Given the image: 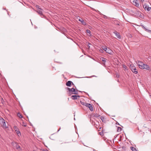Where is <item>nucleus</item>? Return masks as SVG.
<instances>
[{
	"label": "nucleus",
	"instance_id": "f257e3e1",
	"mask_svg": "<svg viewBox=\"0 0 151 151\" xmlns=\"http://www.w3.org/2000/svg\"><path fill=\"white\" fill-rule=\"evenodd\" d=\"M0 123L4 129L7 128L8 127L7 122H6L2 118L0 119Z\"/></svg>",
	"mask_w": 151,
	"mask_h": 151
},
{
	"label": "nucleus",
	"instance_id": "f03ea898",
	"mask_svg": "<svg viewBox=\"0 0 151 151\" xmlns=\"http://www.w3.org/2000/svg\"><path fill=\"white\" fill-rule=\"evenodd\" d=\"M67 89L70 92V93L76 95L78 94V91L76 90L75 89L73 88H67Z\"/></svg>",
	"mask_w": 151,
	"mask_h": 151
},
{
	"label": "nucleus",
	"instance_id": "7ed1b4c3",
	"mask_svg": "<svg viewBox=\"0 0 151 151\" xmlns=\"http://www.w3.org/2000/svg\"><path fill=\"white\" fill-rule=\"evenodd\" d=\"M136 63L137 64L139 68L141 69H142L143 67H144V64L143 62L138 61L136 62Z\"/></svg>",
	"mask_w": 151,
	"mask_h": 151
},
{
	"label": "nucleus",
	"instance_id": "20e7f679",
	"mask_svg": "<svg viewBox=\"0 0 151 151\" xmlns=\"http://www.w3.org/2000/svg\"><path fill=\"white\" fill-rule=\"evenodd\" d=\"M130 68L131 70L132 71L133 73H134L136 74L138 73V71L137 70L136 68L133 65H131L130 67Z\"/></svg>",
	"mask_w": 151,
	"mask_h": 151
},
{
	"label": "nucleus",
	"instance_id": "39448f33",
	"mask_svg": "<svg viewBox=\"0 0 151 151\" xmlns=\"http://www.w3.org/2000/svg\"><path fill=\"white\" fill-rule=\"evenodd\" d=\"M100 116V115L99 114H91V115H89L88 116L90 118V120H91L94 117L97 118Z\"/></svg>",
	"mask_w": 151,
	"mask_h": 151
},
{
	"label": "nucleus",
	"instance_id": "423d86ee",
	"mask_svg": "<svg viewBox=\"0 0 151 151\" xmlns=\"http://www.w3.org/2000/svg\"><path fill=\"white\" fill-rule=\"evenodd\" d=\"M86 107H88L89 109V110L91 111H93V106L92 104H90L88 103L87 104Z\"/></svg>",
	"mask_w": 151,
	"mask_h": 151
},
{
	"label": "nucleus",
	"instance_id": "0eeeda50",
	"mask_svg": "<svg viewBox=\"0 0 151 151\" xmlns=\"http://www.w3.org/2000/svg\"><path fill=\"white\" fill-rule=\"evenodd\" d=\"M113 33L115 34L116 37H117L118 39H120L121 38V37L120 34L116 31H114L113 32Z\"/></svg>",
	"mask_w": 151,
	"mask_h": 151
},
{
	"label": "nucleus",
	"instance_id": "6e6552de",
	"mask_svg": "<svg viewBox=\"0 0 151 151\" xmlns=\"http://www.w3.org/2000/svg\"><path fill=\"white\" fill-rule=\"evenodd\" d=\"M143 7L145 10H147L148 11H149L151 9V8L149 7L148 6L146 5V4H145L143 5Z\"/></svg>",
	"mask_w": 151,
	"mask_h": 151
},
{
	"label": "nucleus",
	"instance_id": "1a4fd4ad",
	"mask_svg": "<svg viewBox=\"0 0 151 151\" xmlns=\"http://www.w3.org/2000/svg\"><path fill=\"white\" fill-rule=\"evenodd\" d=\"M140 26L142 27L145 31L149 32L151 33V30L148 29L146 28L144 25H142V24L140 25Z\"/></svg>",
	"mask_w": 151,
	"mask_h": 151
},
{
	"label": "nucleus",
	"instance_id": "9d476101",
	"mask_svg": "<svg viewBox=\"0 0 151 151\" xmlns=\"http://www.w3.org/2000/svg\"><path fill=\"white\" fill-rule=\"evenodd\" d=\"M43 10V9L41 8H39V9H37L36 12L39 14L41 16L43 15L42 11Z\"/></svg>",
	"mask_w": 151,
	"mask_h": 151
},
{
	"label": "nucleus",
	"instance_id": "9b49d317",
	"mask_svg": "<svg viewBox=\"0 0 151 151\" xmlns=\"http://www.w3.org/2000/svg\"><path fill=\"white\" fill-rule=\"evenodd\" d=\"M106 52L110 55H112L113 51L109 47L108 48Z\"/></svg>",
	"mask_w": 151,
	"mask_h": 151
},
{
	"label": "nucleus",
	"instance_id": "f8f14e48",
	"mask_svg": "<svg viewBox=\"0 0 151 151\" xmlns=\"http://www.w3.org/2000/svg\"><path fill=\"white\" fill-rule=\"evenodd\" d=\"M71 84L73 85V83L71 81H68L66 83V85L67 86L70 87Z\"/></svg>",
	"mask_w": 151,
	"mask_h": 151
},
{
	"label": "nucleus",
	"instance_id": "ddd939ff",
	"mask_svg": "<svg viewBox=\"0 0 151 151\" xmlns=\"http://www.w3.org/2000/svg\"><path fill=\"white\" fill-rule=\"evenodd\" d=\"M80 96L77 95H73L71 96V98L73 100H76L78 99V98H79Z\"/></svg>",
	"mask_w": 151,
	"mask_h": 151
},
{
	"label": "nucleus",
	"instance_id": "4468645a",
	"mask_svg": "<svg viewBox=\"0 0 151 151\" xmlns=\"http://www.w3.org/2000/svg\"><path fill=\"white\" fill-rule=\"evenodd\" d=\"M150 68L149 66L146 64H144V67H143L142 69H146V70H149Z\"/></svg>",
	"mask_w": 151,
	"mask_h": 151
},
{
	"label": "nucleus",
	"instance_id": "2eb2a0df",
	"mask_svg": "<svg viewBox=\"0 0 151 151\" xmlns=\"http://www.w3.org/2000/svg\"><path fill=\"white\" fill-rule=\"evenodd\" d=\"M15 144H16L15 147L19 151H21L22 150L20 147L18 145V144L16 143Z\"/></svg>",
	"mask_w": 151,
	"mask_h": 151
},
{
	"label": "nucleus",
	"instance_id": "dca6fc26",
	"mask_svg": "<svg viewBox=\"0 0 151 151\" xmlns=\"http://www.w3.org/2000/svg\"><path fill=\"white\" fill-rule=\"evenodd\" d=\"M133 2L135 4V6L137 7H138L139 6V4L138 3V1L137 0H134L133 1Z\"/></svg>",
	"mask_w": 151,
	"mask_h": 151
},
{
	"label": "nucleus",
	"instance_id": "f3484780",
	"mask_svg": "<svg viewBox=\"0 0 151 151\" xmlns=\"http://www.w3.org/2000/svg\"><path fill=\"white\" fill-rule=\"evenodd\" d=\"M86 32L88 35L90 37H91L92 36V35L91 34V31L87 29L86 30Z\"/></svg>",
	"mask_w": 151,
	"mask_h": 151
},
{
	"label": "nucleus",
	"instance_id": "a211bd4d",
	"mask_svg": "<svg viewBox=\"0 0 151 151\" xmlns=\"http://www.w3.org/2000/svg\"><path fill=\"white\" fill-rule=\"evenodd\" d=\"M100 118L101 119V120H102V122H104V123L106 122V119L105 118H104V116H101L100 117Z\"/></svg>",
	"mask_w": 151,
	"mask_h": 151
},
{
	"label": "nucleus",
	"instance_id": "6ab92c4d",
	"mask_svg": "<svg viewBox=\"0 0 151 151\" xmlns=\"http://www.w3.org/2000/svg\"><path fill=\"white\" fill-rule=\"evenodd\" d=\"M101 60L104 63V64L105 65V63L106 61V60H107L106 59L102 57L100 58Z\"/></svg>",
	"mask_w": 151,
	"mask_h": 151
},
{
	"label": "nucleus",
	"instance_id": "aec40b11",
	"mask_svg": "<svg viewBox=\"0 0 151 151\" xmlns=\"http://www.w3.org/2000/svg\"><path fill=\"white\" fill-rule=\"evenodd\" d=\"M1 101L2 104H3L4 106H6V105L7 104V102L4 101L2 98L1 99Z\"/></svg>",
	"mask_w": 151,
	"mask_h": 151
},
{
	"label": "nucleus",
	"instance_id": "412c9836",
	"mask_svg": "<svg viewBox=\"0 0 151 151\" xmlns=\"http://www.w3.org/2000/svg\"><path fill=\"white\" fill-rule=\"evenodd\" d=\"M80 102L81 104L82 105H84V106H86L87 105V104H88V103H86L85 102H83V101H80Z\"/></svg>",
	"mask_w": 151,
	"mask_h": 151
},
{
	"label": "nucleus",
	"instance_id": "4be33fe9",
	"mask_svg": "<svg viewBox=\"0 0 151 151\" xmlns=\"http://www.w3.org/2000/svg\"><path fill=\"white\" fill-rule=\"evenodd\" d=\"M130 149L132 151H137V150L134 147H131Z\"/></svg>",
	"mask_w": 151,
	"mask_h": 151
},
{
	"label": "nucleus",
	"instance_id": "5701e85b",
	"mask_svg": "<svg viewBox=\"0 0 151 151\" xmlns=\"http://www.w3.org/2000/svg\"><path fill=\"white\" fill-rule=\"evenodd\" d=\"M15 131L17 133V134L19 136V135H21V133L20 132L19 130H17L16 129H15Z\"/></svg>",
	"mask_w": 151,
	"mask_h": 151
},
{
	"label": "nucleus",
	"instance_id": "b1692460",
	"mask_svg": "<svg viewBox=\"0 0 151 151\" xmlns=\"http://www.w3.org/2000/svg\"><path fill=\"white\" fill-rule=\"evenodd\" d=\"M102 49L103 50H104L106 52V51L107 49H108V48L106 46H105L104 47H102Z\"/></svg>",
	"mask_w": 151,
	"mask_h": 151
},
{
	"label": "nucleus",
	"instance_id": "393cba45",
	"mask_svg": "<svg viewBox=\"0 0 151 151\" xmlns=\"http://www.w3.org/2000/svg\"><path fill=\"white\" fill-rule=\"evenodd\" d=\"M17 116L19 117L20 118H23L22 116L21 115V114H17Z\"/></svg>",
	"mask_w": 151,
	"mask_h": 151
},
{
	"label": "nucleus",
	"instance_id": "a878e982",
	"mask_svg": "<svg viewBox=\"0 0 151 151\" xmlns=\"http://www.w3.org/2000/svg\"><path fill=\"white\" fill-rule=\"evenodd\" d=\"M122 130V128L120 127H119L117 128V131L118 132H120Z\"/></svg>",
	"mask_w": 151,
	"mask_h": 151
},
{
	"label": "nucleus",
	"instance_id": "bb28decb",
	"mask_svg": "<svg viewBox=\"0 0 151 151\" xmlns=\"http://www.w3.org/2000/svg\"><path fill=\"white\" fill-rule=\"evenodd\" d=\"M79 21H80V22H81V23H82L83 24H84L83 23V22L84 23V21L81 18L80 19H79Z\"/></svg>",
	"mask_w": 151,
	"mask_h": 151
},
{
	"label": "nucleus",
	"instance_id": "cd10ccee",
	"mask_svg": "<svg viewBox=\"0 0 151 151\" xmlns=\"http://www.w3.org/2000/svg\"><path fill=\"white\" fill-rule=\"evenodd\" d=\"M23 126L25 127L27 126L26 124L23 122Z\"/></svg>",
	"mask_w": 151,
	"mask_h": 151
},
{
	"label": "nucleus",
	"instance_id": "c85d7f7f",
	"mask_svg": "<svg viewBox=\"0 0 151 151\" xmlns=\"http://www.w3.org/2000/svg\"><path fill=\"white\" fill-rule=\"evenodd\" d=\"M99 134L101 135H102L103 134V132H99Z\"/></svg>",
	"mask_w": 151,
	"mask_h": 151
},
{
	"label": "nucleus",
	"instance_id": "c756f323",
	"mask_svg": "<svg viewBox=\"0 0 151 151\" xmlns=\"http://www.w3.org/2000/svg\"><path fill=\"white\" fill-rule=\"evenodd\" d=\"M116 77L117 78H119V74H116Z\"/></svg>",
	"mask_w": 151,
	"mask_h": 151
},
{
	"label": "nucleus",
	"instance_id": "7c9ffc66",
	"mask_svg": "<svg viewBox=\"0 0 151 151\" xmlns=\"http://www.w3.org/2000/svg\"><path fill=\"white\" fill-rule=\"evenodd\" d=\"M39 6L37 5L36 6V7H37V8H38V9H39V8H39Z\"/></svg>",
	"mask_w": 151,
	"mask_h": 151
},
{
	"label": "nucleus",
	"instance_id": "2f4dec72",
	"mask_svg": "<svg viewBox=\"0 0 151 151\" xmlns=\"http://www.w3.org/2000/svg\"><path fill=\"white\" fill-rule=\"evenodd\" d=\"M14 129H16L17 128V127L16 126H14Z\"/></svg>",
	"mask_w": 151,
	"mask_h": 151
},
{
	"label": "nucleus",
	"instance_id": "473e14b6",
	"mask_svg": "<svg viewBox=\"0 0 151 151\" xmlns=\"http://www.w3.org/2000/svg\"><path fill=\"white\" fill-rule=\"evenodd\" d=\"M100 52H102L103 51V50L102 49H101L100 50Z\"/></svg>",
	"mask_w": 151,
	"mask_h": 151
},
{
	"label": "nucleus",
	"instance_id": "72a5a7b5",
	"mask_svg": "<svg viewBox=\"0 0 151 151\" xmlns=\"http://www.w3.org/2000/svg\"><path fill=\"white\" fill-rule=\"evenodd\" d=\"M123 67L124 68H125V67H126V66L125 65H124L123 66Z\"/></svg>",
	"mask_w": 151,
	"mask_h": 151
},
{
	"label": "nucleus",
	"instance_id": "f704fd0d",
	"mask_svg": "<svg viewBox=\"0 0 151 151\" xmlns=\"http://www.w3.org/2000/svg\"><path fill=\"white\" fill-rule=\"evenodd\" d=\"M144 0H141V2H143L144 1Z\"/></svg>",
	"mask_w": 151,
	"mask_h": 151
},
{
	"label": "nucleus",
	"instance_id": "c9c22d12",
	"mask_svg": "<svg viewBox=\"0 0 151 151\" xmlns=\"http://www.w3.org/2000/svg\"><path fill=\"white\" fill-rule=\"evenodd\" d=\"M117 25H119V24H117Z\"/></svg>",
	"mask_w": 151,
	"mask_h": 151
},
{
	"label": "nucleus",
	"instance_id": "e433bc0d",
	"mask_svg": "<svg viewBox=\"0 0 151 151\" xmlns=\"http://www.w3.org/2000/svg\"><path fill=\"white\" fill-rule=\"evenodd\" d=\"M17 113L19 114V113H20L19 112H18Z\"/></svg>",
	"mask_w": 151,
	"mask_h": 151
},
{
	"label": "nucleus",
	"instance_id": "4c0bfd02",
	"mask_svg": "<svg viewBox=\"0 0 151 151\" xmlns=\"http://www.w3.org/2000/svg\"><path fill=\"white\" fill-rule=\"evenodd\" d=\"M115 116L113 115V116Z\"/></svg>",
	"mask_w": 151,
	"mask_h": 151
},
{
	"label": "nucleus",
	"instance_id": "58836bf2",
	"mask_svg": "<svg viewBox=\"0 0 151 151\" xmlns=\"http://www.w3.org/2000/svg\"><path fill=\"white\" fill-rule=\"evenodd\" d=\"M59 130H58V132L59 131Z\"/></svg>",
	"mask_w": 151,
	"mask_h": 151
},
{
	"label": "nucleus",
	"instance_id": "ea45409f",
	"mask_svg": "<svg viewBox=\"0 0 151 151\" xmlns=\"http://www.w3.org/2000/svg\"><path fill=\"white\" fill-rule=\"evenodd\" d=\"M109 116H111V115H110V114H109Z\"/></svg>",
	"mask_w": 151,
	"mask_h": 151
}]
</instances>
